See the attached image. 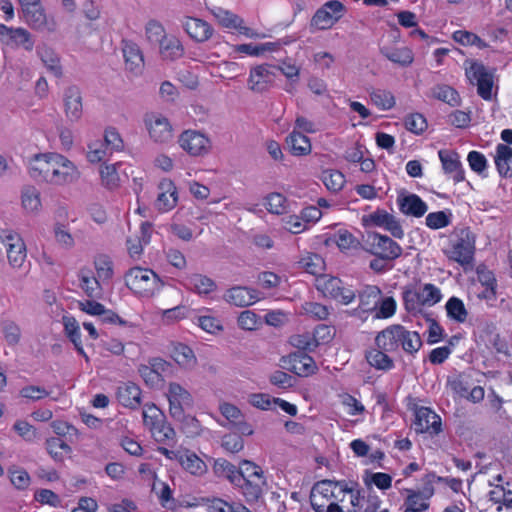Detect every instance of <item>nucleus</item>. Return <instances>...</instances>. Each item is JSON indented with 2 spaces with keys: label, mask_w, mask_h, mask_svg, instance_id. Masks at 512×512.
<instances>
[{
  "label": "nucleus",
  "mask_w": 512,
  "mask_h": 512,
  "mask_svg": "<svg viewBox=\"0 0 512 512\" xmlns=\"http://www.w3.org/2000/svg\"><path fill=\"white\" fill-rule=\"evenodd\" d=\"M235 52L243 53L249 56H260L263 55L267 51H271L274 49L273 43H263L259 45H254L252 43L248 44H240L235 45L233 47Z\"/></svg>",
  "instance_id": "obj_61"
},
{
  "label": "nucleus",
  "mask_w": 512,
  "mask_h": 512,
  "mask_svg": "<svg viewBox=\"0 0 512 512\" xmlns=\"http://www.w3.org/2000/svg\"><path fill=\"white\" fill-rule=\"evenodd\" d=\"M144 123L150 138L156 143H168L173 138V128L169 119L160 113H148Z\"/></svg>",
  "instance_id": "obj_13"
},
{
  "label": "nucleus",
  "mask_w": 512,
  "mask_h": 512,
  "mask_svg": "<svg viewBox=\"0 0 512 512\" xmlns=\"http://www.w3.org/2000/svg\"><path fill=\"white\" fill-rule=\"evenodd\" d=\"M494 162L502 177H512V148L506 144H498L495 149Z\"/></svg>",
  "instance_id": "obj_35"
},
{
  "label": "nucleus",
  "mask_w": 512,
  "mask_h": 512,
  "mask_svg": "<svg viewBox=\"0 0 512 512\" xmlns=\"http://www.w3.org/2000/svg\"><path fill=\"white\" fill-rule=\"evenodd\" d=\"M182 27L190 38L199 43L208 41L214 32L212 26L208 22L189 16L183 18Z\"/></svg>",
  "instance_id": "obj_23"
},
{
  "label": "nucleus",
  "mask_w": 512,
  "mask_h": 512,
  "mask_svg": "<svg viewBox=\"0 0 512 512\" xmlns=\"http://www.w3.org/2000/svg\"><path fill=\"white\" fill-rule=\"evenodd\" d=\"M110 153L121 151L124 148V141L119 133L114 128H107L104 133V140H102Z\"/></svg>",
  "instance_id": "obj_63"
},
{
  "label": "nucleus",
  "mask_w": 512,
  "mask_h": 512,
  "mask_svg": "<svg viewBox=\"0 0 512 512\" xmlns=\"http://www.w3.org/2000/svg\"><path fill=\"white\" fill-rule=\"evenodd\" d=\"M178 143L185 152L194 157L207 155L212 148L211 139L206 134L192 129L183 131Z\"/></svg>",
  "instance_id": "obj_10"
},
{
  "label": "nucleus",
  "mask_w": 512,
  "mask_h": 512,
  "mask_svg": "<svg viewBox=\"0 0 512 512\" xmlns=\"http://www.w3.org/2000/svg\"><path fill=\"white\" fill-rule=\"evenodd\" d=\"M294 369L298 375L308 376L316 372L317 366L312 357L302 355L294 361Z\"/></svg>",
  "instance_id": "obj_64"
},
{
  "label": "nucleus",
  "mask_w": 512,
  "mask_h": 512,
  "mask_svg": "<svg viewBox=\"0 0 512 512\" xmlns=\"http://www.w3.org/2000/svg\"><path fill=\"white\" fill-rule=\"evenodd\" d=\"M197 325L205 332L216 335L223 331L222 321L210 314L199 315L196 318Z\"/></svg>",
  "instance_id": "obj_56"
},
{
  "label": "nucleus",
  "mask_w": 512,
  "mask_h": 512,
  "mask_svg": "<svg viewBox=\"0 0 512 512\" xmlns=\"http://www.w3.org/2000/svg\"><path fill=\"white\" fill-rule=\"evenodd\" d=\"M122 166V162L113 164H105L100 167L99 173L101 177L102 185L108 189H115L120 184L119 169Z\"/></svg>",
  "instance_id": "obj_42"
},
{
  "label": "nucleus",
  "mask_w": 512,
  "mask_h": 512,
  "mask_svg": "<svg viewBox=\"0 0 512 512\" xmlns=\"http://www.w3.org/2000/svg\"><path fill=\"white\" fill-rule=\"evenodd\" d=\"M213 471L217 477L227 479L232 485H240L242 474V463L238 469L235 465L223 458L214 461Z\"/></svg>",
  "instance_id": "obj_32"
},
{
  "label": "nucleus",
  "mask_w": 512,
  "mask_h": 512,
  "mask_svg": "<svg viewBox=\"0 0 512 512\" xmlns=\"http://www.w3.org/2000/svg\"><path fill=\"white\" fill-rule=\"evenodd\" d=\"M13 429L27 442H33L39 437L36 428L25 420H17L13 425Z\"/></svg>",
  "instance_id": "obj_62"
},
{
  "label": "nucleus",
  "mask_w": 512,
  "mask_h": 512,
  "mask_svg": "<svg viewBox=\"0 0 512 512\" xmlns=\"http://www.w3.org/2000/svg\"><path fill=\"white\" fill-rule=\"evenodd\" d=\"M166 397L169 402V413L176 420L184 419V412L192 406L193 399L188 390L176 382L168 384Z\"/></svg>",
  "instance_id": "obj_12"
},
{
  "label": "nucleus",
  "mask_w": 512,
  "mask_h": 512,
  "mask_svg": "<svg viewBox=\"0 0 512 512\" xmlns=\"http://www.w3.org/2000/svg\"><path fill=\"white\" fill-rule=\"evenodd\" d=\"M415 431L438 434L441 431V418L430 408L420 407L415 413Z\"/></svg>",
  "instance_id": "obj_21"
},
{
  "label": "nucleus",
  "mask_w": 512,
  "mask_h": 512,
  "mask_svg": "<svg viewBox=\"0 0 512 512\" xmlns=\"http://www.w3.org/2000/svg\"><path fill=\"white\" fill-rule=\"evenodd\" d=\"M431 95L435 99L443 101L452 107L460 104V96L458 92L449 85H436L431 89Z\"/></svg>",
  "instance_id": "obj_46"
},
{
  "label": "nucleus",
  "mask_w": 512,
  "mask_h": 512,
  "mask_svg": "<svg viewBox=\"0 0 512 512\" xmlns=\"http://www.w3.org/2000/svg\"><path fill=\"white\" fill-rule=\"evenodd\" d=\"M375 345L391 352L401 348L405 353L414 355L421 348L422 340L416 331H411L402 325L394 324L377 333Z\"/></svg>",
  "instance_id": "obj_3"
},
{
  "label": "nucleus",
  "mask_w": 512,
  "mask_h": 512,
  "mask_svg": "<svg viewBox=\"0 0 512 512\" xmlns=\"http://www.w3.org/2000/svg\"><path fill=\"white\" fill-rule=\"evenodd\" d=\"M301 313L315 320H326L330 315L327 306L317 302H304L301 306Z\"/></svg>",
  "instance_id": "obj_54"
},
{
  "label": "nucleus",
  "mask_w": 512,
  "mask_h": 512,
  "mask_svg": "<svg viewBox=\"0 0 512 512\" xmlns=\"http://www.w3.org/2000/svg\"><path fill=\"white\" fill-rule=\"evenodd\" d=\"M94 266L97 278L103 283H107L113 276V263L107 255H98L94 260Z\"/></svg>",
  "instance_id": "obj_52"
},
{
  "label": "nucleus",
  "mask_w": 512,
  "mask_h": 512,
  "mask_svg": "<svg viewBox=\"0 0 512 512\" xmlns=\"http://www.w3.org/2000/svg\"><path fill=\"white\" fill-rule=\"evenodd\" d=\"M178 463L185 471L195 476H202L207 471L206 463L195 452L188 449H183Z\"/></svg>",
  "instance_id": "obj_33"
},
{
  "label": "nucleus",
  "mask_w": 512,
  "mask_h": 512,
  "mask_svg": "<svg viewBox=\"0 0 512 512\" xmlns=\"http://www.w3.org/2000/svg\"><path fill=\"white\" fill-rule=\"evenodd\" d=\"M109 151L101 139H94L87 143L86 159L91 164H97L103 161Z\"/></svg>",
  "instance_id": "obj_47"
},
{
  "label": "nucleus",
  "mask_w": 512,
  "mask_h": 512,
  "mask_svg": "<svg viewBox=\"0 0 512 512\" xmlns=\"http://www.w3.org/2000/svg\"><path fill=\"white\" fill-rule=\"evenodd\" d=\"M209 502L211 512H252L251 509L240 502H228L221 498H213Z\"/></svg>",
  "instance_id": "obj_50"
},
{
  "label": "nucleus",
  "mask_w": 512,
  "mask_h": 512,
  "mask_svg": "<svg viewBox=\"0 0 512 512\" xmlns=\"http://www.w3.org/2000/svg\"><path fill=\"white\" fill-rule=\"evenodd\" d=\"M1 40L7 45L21 46L27 51L34 47L31 34L24 28H10L0 24Z\"/></svg>",
  "instance_id": "obj_22"
},
{
  "label": "nucleus",
  "mask_w": 512,
  "mask_h": 512,
  "mask_svg": "<svg viewBox=\"0 0 512 512\" xmlns=\"http://www.w3.org/2000/svg\"><path fill=\"white\" fill-rule=\"evenodd\" d=\"M61 323L64 328L65 336L73 343L77 352L88 360V357L84 351L82 340H81V330L79 322L76 318L70 314H65L62 316Z\"/></svg>",
  "instance_id": "obj_30"
},
{
  "label": "nucleus",
  "mask_w": 512,
  "mask_h": 512,
  "mask_svg": "<svg viewBox=\"0 0 512 512\" xmlns=\"http://www.w3.org/2000/svg\"><path fill=\"white\" fill-rule=\"evenodd\" d=\"M81 90L77 86H69L63 93V110L66 119L77 123L83 115V101Z\"/></svg>",
  "instance_id": "obj_17"
},
{
  "label": "nucleus",
  "mask_w": 512,
  "mask_h": 512,
  "mask_svg": "<svg viewBox=\"0 0 512 512\" xmlns=\"http://www.w3.org/2000/svg\"><path fill=\"white\" fill-rule=\"evenodd\" d=\"M0 238L6 249L9 264L13 268H20L27 256L22 237L14 231L6 230L2 232Z\"/></svg>",
  "instance_id": "obj_14"
},
{
  "label": "nucleus",
  "mask_w": 512,
  "mask_h": 512,
  "mask_svg": "<svg viewBox=\"0 0 512 512\" xmlns=\"http://www.w3.org/2000/svg\"><path fill=\"white\" fill-rule=\"evenodd\" d=\"M152 231V225L150 222L145 221L141 223L140 234L136 236L137 243H133L130 246V257L140 255L142 253L144 246H147L150 243Z\"/></svg>",
  "instance_id": "obj_51"
},
{
  "label": "nucleus",
  "mask_w": 512,
  "mask_h": 512,
  "mask_svg": "<svg viewBox=\"0 0 512 512\" xmlns=\"http://www.w3.org/2000/svg\"><path fill=\"white\" fill-rule=\"evenodd\" d=\"M391 351H385L375 345L366 351L365 358L368 364L379 371H389L394 368V361L388 355Z\"/></svg>",
  "instance_id": "obj_34"
},
{
  "label": "nucleus",
  "mask_w": 512,
  "mask_h": 512,
  "mask_svg": "<svg viewBox=\"0 0 512 512\" xmlns=\"http://www.w3.org/2000/svg\"><path fill=\"white\" fill-rule=\"evenodd\" d=\"M145 36L147 41L151 43H160L167 35L163 25L159 21L152 19L145 25Z\"/></svg>",
  "instance_id": "obj_60"
},
{
  "label": "nucleus",
  "mask_w": 512,
  "mask_h": 512,
  "mask_svg": "<svg viewBox=\"0 0 512 512\" xmlns=\"http://www.w3.org/2000/svg\"><path fill=\"white\" fill-rule=\"evenodd\" d=\"M340 403L344 407L346 413L350 416L361 415L365 412V406L354 396L348 393L339 395Z\"/></svg>",
  "instance_id": "obj_59"
},
{
  "label": "nucleus",
  "mask_w": 512,
  "mask_h": 512,
  "mask_svg": "<svg viewBox=\"0 0 512 512\" xmlns=\"http://www.w3.org/2000/svg\"><path fill=\"white\" fill-rule=\"evenodd\" d=\"M348 502L343 504V512H376L380 505L377 496L364 497L349 487Z\"/></svg>",
  "instance_id": "obj_20"
},
{
  "label": "nucleus",
  "mask_w": 512,
  "mask_h": 512,
  "mask_svg": "<svg viewBox=\"0 0 512 512\" xmlns=\"http://www.w3.org/2000/svg\"><path fill=\"white\" fill-rule=\"evenodd\" d=\"M420 303L422 306H432L438 303L442 294L439 288L433 284H425L418 290Z\"/></svg>",
  "instance_id": "obj_57"
},
{
  "label": "nucleus",
  "mask_w": 512,
  "mask_h": 512,
  "mask_svg": "<svg viewBox=\"0 0 512 512\" xmlns=\"http://www.w3.org/2000/svg\"><path fill=\"white\" fill-rule=\"evenodd\" d=\"M77 282L78 287L87 297L100 298L102 296L103 283L90 268L83 267L78 271Z\"/></svg>",
  "instance_id": "obj_26"
},
{
  "label": "nucleus",
  "mask_w": 512,
  "mask_h": 512,
  "mask_svg": "<svg viewBox=\"0 0 512 512\" xmlns=\"http://www.w3.org/2000/svg\"><path fill=\"white\" fill-rule=\"evenodd\" d=\"M159 194L155 202L156 208L160 212H168L174 209L178 203V190L174 182L170 179L160 181Z\"/></svg>",
  "instance_id": "obj_24"
},
{
  "label": "nucleus",
  "mask_w": 512,
  "mask_h": 512,
  "mask_svg": "<svg viewBox=\"0 0 512 512\" xmlns=\"http://www.w3.org/2000/svg\"><path fill=\"white\" fill-rule=\"evenodd\" d=\"M345 11V6L340 1H327L313 15L311 26L319 30L330 29L343 17Z\"/></svg>",
  "instance_id": "obj_11"
},
{
  "label": "nucleus",
  "mask_w": 512,
  "mask_h": 512,
  "mask_svg": "<svg viewBox=\"0 0 512 512\" xmlns=\"http://www.w3.org/2000/svg\"><path fill=\"white\" fill-rule=\"evenodd\" d=\"M286 143L294 156H306L312 151L310 139L297 130L287 136Z\"/></svg>",
  "instance_id": "obj_37"
},
{
  "label": "nucleus",
  "mask_w": 512,
  "mask_h": 512,
  "mask_svg": "<svg viewBox=\"0 0 512 512\" xmlns=\"http://www.w3.org/2000/svg\"><path fill=\"white\" fill-rule=\"evenodd\" d=\"M24 22L37 31H53L54 21L46 15L40 4L21 7Z\"/></svg>",
  "instance_id": "obj_18"
},
{
  "label": "nucleus",
  "mask_w": 512,
  "mask_h": 512,
  "mask_svg": "<svg viewBox=\"0 0 512 512\" xmlns=\"http://www.w3.org/2000/svg\"><path fill=\"white\" fill-rule=\"evenodd\" d=\"M130 290L140 297L150 298L160 291L163 283L149 268H130Z\"/></svg>",
  "instance_id": "obj_8"
},
{
  "label": "nucleus",
  "mask_w": 512,
  "mask_h": 512,
  "mask_svg": "<svg viewBox=\"0 0 512 512\" xmlns=\"http://www.w3.org/2000/svg\"><path fill=\"white\" fill-rule=\"evenodd\" d=\"M276 74L274 68L262 64L251 68L248 78V89L255 93H263L274 84Z\"/></svg>",
  "instance_id": "obj_16"
},
{
  "label": "nucleus",
  "mask_w": 512,
  "mask_h": 512,
  "mask_svg": "<svg viewBox=\"0 0 512 512\" xmlns=\"http://www.w3.org/2000/svg\"><path fill=\"white\" fill-rule=\"evenodd\" d=\"M171 357L179 366L185 369H192L197 363L193 350L182 343H178L173 346Z\"/></svg>",
  "instance_id": "obj_40"
},
{
  "label": "nucleus",
  "mask_w": 512,
  "mask_h": 512,
  "mask_svg": "<svg viewBox=\"0 0 512 512\" xmlns=\"http://www.w3.org/2000/svg\"><path fill=\"white\" fill-rule=\"evenodd\" d=\"M185 286L198 295H208L217 289V284L212 278L200 273L188 275Z\"/></svg>",
  "instance_id": "obj_31"
},
{
  "label": "nucleus",
  "mask_w": 512,
  "mask_h": 512,
  "mask_svg": "<svg viewBox=\"0 0 512 512\" xmlns=\"http://www.w3.org/2000/svg\"><path fill=\"white\" fill-rule=\"evenodd\" d=\"M447 316L458 323H464L468 316V311L463 301L457 297H451L446 305Z\"/></svg>",
  "instance_id": "obj_49"
},
{
  "label": "nucleus",
  "mask_w": 512,
  "mask_h": 512,
  "mask_svg": "<svg viewBox=\"0 0 512 512\" xmlns=\"http://www.w3.org/2000/svg\"><path fill=\"white\" fill-rule=\"evenodd\" d=\"M347 495L349 486L346 482L322 480L313 486L310 502L315 512H343Z\"/></svg>",
  "instance_id": "obj_2"
},
{
  "label": "nucleus",
  "mask_w": 512,
  "mask_h": 512,
  "mask_svg": "<svg viewBox=\"0 0 512 512\" xmlns=\"http://www.w3.org/2000/svg\"><path fill=\"white\" fill-rule=\"evenodd\" d=\"M464 70L469 83L477 87V94L485 101H492L498 89L494 70L477 60H466Z\"/></svg>",
  "instance_id": "obj_5"
},
{
  "label": "nucleus",
  "mask_w": 512,
  "mask_h": 512,
  "mask_svg": "<svg viewBox=\"0 0 512 512\" xmlns=\"http://www.w3.org/2000/svg\"><path fill=\"white\" fill-rule=\"evenodd\" d=\"M321 180L325 187L332 192H339L345 185V176L338 170L327 169L321 174Z\"/></svg>",
  "instance_id": "obj_48"
},
{
  "label": "nucleus",
  "mask_w": 512,
  "mask_h": 512,
  "mask_svg": "<svg viewBox=\"0 0 512 512\" xmlns=\"http://www.w3.org/2000/svg\"><path fill=\"white\" fill-rule=\"evenodd\" d=\"M438 155L444 172L448 174L455 183L464 181L465 172L458 153L450 150H440Z\"/></svg>",
  "instance_id": "obj_25"
},
{
  "label": "nucleus",
  "mask_w": 512,
  "mask_h": 512,
  "mask_svg": "<svg viewBox=\"0 0 512 512\" xmlns=\"http://www.w3.org/2000/svg\"><path fill=\"white\" fill-rule=\"evenodd\" d=\"M142 418L144 426L157 442L166 444L176 442L174 428L166 422L165 415L154 404L144 405Z\"/></svg>",
  "instance_id": "obj_6"
},
{
  "label": "nucleus",
  "mask_w": 512,
  "mask_h": 512,
  "mask_svg": "<svg viewBox=\"0 0 512 512\" xmlns=\"http://www.w3.org/2000/svg\"><path fill=\"white\" fill-rule=\"evenodd\" d=\"M37 55L47 70L56 77L62 76V66L58 54L47 45H40L37 48Z\"/></svg>",
  "instance_id": "obj_38"
},
{
  "label": "nucleus",
  "mask_w": 512,
  "mask_h": 512,
  "mask_svg": "<svg viewBox=\"0 0 512 512\" xmlns=\"http://www.w3.org/2000/svg\"><path fill=\"white\" fill-rule=\"evenodd\" d=\"M397 203L403 214L417 218L428 210L427 204L416 194H401L397 197Z\"/></svg>",
  "instance_id": "obj_28"
},
{
  "label": "nucleus",
  "mask_w": 512,
  "mask_h": 512,
  "mask_svg": "<svg viewBox=\"0 0 512 512\" xmlns=\"http://www.w3.org/2000/svg\"><path fill=\"white\" fill-rule=\"evenodd\" d=\"M239 487L246 502L251 506L260 505L267 490V482L260 466L249 460L242 461V474Z\"/></svg>",
  "instance_id": "obj_4"
},
{
  "label": "nucleus",
  "mask_w": 512,
  "mask_h": 512,
  "mask_svg": "<svg viewBox=\"0 0 512 512\" xmlns=\"http://www.w3.org/2000/svg\"><path fill=\"white\" fill-rule=\"evenodd\" d=\"M27 171L33 180L54 187L72 185L81 176L78 166L58 152L34 154L28 160Z\"/></svg>",
  "instance_id": "obj_1"
},
{
  "label": "nucleus",
  "mask_w": 512,
  "mask_h": 512,
  "mask_svg": "<svg viewBox=\"0 0 512 512\" xmlns=\"http://www.w3.org/2000/svg\"><path fill=\"white\" fill-rule=\"evenodd\" d=\"M369 251L382 260H394L402 254V248L391 238L379 233L368 235Z\"/></svg>",
  "instance_id": "obj_15"
},
{
  "label": "nucleus",
  "mask_w": 512,
  "mask_h": 512,
  "mask_svg": "<svg viewBox=\"0 0 512 512\" xmlns=\"http://www.w3.org/2000/svg\"><path fill=\"white\" fill-rule=\"evenodd\" d=\"M380 53L386 59L401 67H408L414 61L412 50L406 46L397 47L384 44L380 46Z\"/></svg>",
  "instance_id": "obj_29"
},
{
  "label": "nucleus",
  "mask_w": 512,
  "mask_h": 512,
  "mask_svg": "<svg viewBox=\"0 0 512 512\" xmlns=\"http://www.w3.org/2000/svg\"><path fill=\"white\" fill-rule=\"evenodd\" d=\"M372 103L381 110H390L395 106V97L387 90H373L370 94Z\"/></svg>",
  "instance_id": "obj_55"
},
{
  "label": "nucleus",
  "mask_w": 512,
  "mask_h": 512,
  "mask_svg": "<svg viewBox=\"0 0 512 512\" xmlns=\"http://www.w3.org/2000/svg\"><path fill=\"white\" fill-rule=\"evenodd\" d=\"M21 204L29 215H37L42 210L41 193L35 186H26L21 192Z\"/></svg>",
  "instance_id": "obj_36"
},
{
  "label": "nucleus",
  "mask_w": 512,
  "mask_h": 512,
  "mask_svg": "<svg viewBox=\"0 0 512 512\" xmlns=\"http://www.w3.org/2000/svg\"><path fill=\"white\" fill-rule=\"evenodd\" d=\"M315 285L324 297L335 300L343 305H349L356 297L354 290L344 286L339 278L331 275L317 277Z\"/></svg>",
  "instance_id": "obj_9"
},
{
  "label": "nucleus",
  "mask_w": 512,
  "mask_h": 512,
  "mask_svg": "<svg viewBox=\"0 0 512 512\" xmlns=\"http://www.w3.org/2000/svg\"><path fill=\"white\" fill-rule=\"evenodd\" d=\"M475 252V237L469 229H461L450 240L445 254L449 260L455 261L463 267L472 264Z\"/></svg>",
  "instance_id": "obj_7"
},
{
  "label": "nucleus",
  "mask_w": 512,
  "mask_h": 512,
  "mask_svg": "<svg viewBox=\"0 0 512 512\" xmlns=\"http://www.w3.org/2000/svg\"><path fill=\"white\" fill-rule=\"evenodd\" d=\"M46 449L51 457L56 461H63L72 452V448L59 437H51L47 439Z\"/></svg>",
  "instance_id": "obj_45"
},
{
  "label": "nucleus",
  "mask_w": 512,
  "mask_h": 512,
  "mask_svg": "<svg viewBox=\"0 0 512 512\" xmlns=\"http://www.w3.org/2000/svg\"><path fill=\"white\" fill-rule=\"evenodd\" d=\"M145 70V61L142 50L138 45H130V75L141 76Z\"/></svg>",
  "instance_id": "obj_58"
},
{
  "label": "nucleus",
  "mask_w": 512,
  "mask_h": 512,
  "mask_svg": "<svg viewBox=\"0 0 512 512\" xmlns=\"http://www.w3.org/2000/svg\"><path fill=\"white\" fill-rule=\"evenodd\" d=\"M219 411L222 416L226 419V422H219L222 427L231 428L235 423L244 416L241 410L235 405L227 402H223L219 405Z\"/></svg>",
  "instance_id": "obj_53"
},
{
  "label": "nucleus",
  "mask_w": 512,
  "mask_h": 512,
  "mask_svg": "<svg viewBox=\"0 0 512 512\" xmlns=\"http://www.w3.org/2000/svg\"><path fill=\"white\" fill-rule=\"evenodd\" d=\"M263 204L271 214L284 215L289 211V203L281 193H269L265 196Z\"/></svg>",
  "instance_id": "obj_43"
},
{
  "label": "nucleus",
  "mask_w": 512,
  "mask_h": 512,
  "mask_svg": "<svg viewBox=\"0 0 512 512\" xmlns=\"http://www.w3.org/2000/svg\"><path fill=\"white\" fill-rule=\"evenodd\" d=\"M298 263L307 273L318 277L322 275L325 269L324 259L315 253H306L301 257Z\"/></svg>",
  "instance_id": "obj_44"
},
{
  "label": "nucleus",
  "mask_w": 512,
  "mask_h": 512,
  "mask_svg": "<svg viewBox=\"0 0 512 512\" xmlns=\"http://www.w3.org/2000/svg\"><path fill=\"white\" fill-rule=\"evenodd\" d=\"M224 299L237 307H246L259 301L261 296L255 289L236 286L226 291Z\"/></svg>",
  "instance_id": "obj_27"
},
{
  "label": "nucleus",
  "mask_w": 512,
  "mask_h": 512,
  "mask_svg": "<svg viewBox=\"0 0 512 512\" xmlns=\"http://www.w3.org/2000/svg\"><path fill=\"white\" fill-rule=\"evenodd\" d=\"M381 298V290L377 286H366L359 294V308L363 312L375 311Z\"/></svg>",
  "instance_id": "obj_41"
},
{
  "label": "nucleus",
  "mask_w": 512,
  "mask_h": 512,
  "mask_svg": "<svg viewBox=\"0 0 512 512\" xmlns=\"http://www.w3.org/2000/svg\"><path fill=\"white\" fill-rule=\"evenodd\" d=\"M160 54L164 59L176 60L183 56L184 48L181 41L173 36H166L159 43Z\"/></svg>",
  "instance_id": "obj_39"
},
{
  "label": "nucleus",
  "mask_w": 512,
  "mask_h": 512,
  "mask_svg": "<svg viewBox=\"0 0 512 512\" xmlns=\"http://www.w3.org/2000/svg\"><path fill=\"white\" fill-rule=\"evenodd\" d=\"M208 9L221 26L228 29H237L241 34L250 38L256 36V33L250 28L242 25L243 19L233 12L219 6L208 7Z\"/></svg>",
  "instance_id": "obj_19"
}]
</instances>
